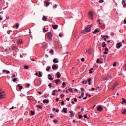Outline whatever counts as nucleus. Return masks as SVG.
I'll return each mask as SVG.
<instances>
[{
  "mask_svg": "<svg viewBox=\"0 0 126 126\" xmlns=\"http://www.w3.org/2000/svg\"><path fill=\"white\" fill-rule=\"evenodd\" d=\"M91 27H92V25H88L84 30L81 31L82 34H87V33L90 32V30H91Z\"/></svg>",
  "mask_w": 126,
  "mask_h": 126,
  "instance_id": "nucleus-1",
  "label": "nucleus"
},
{
  "mask_svg": "<svg viewBox=\"0 0 126 126\" xmlns=\"http://www.w3.org/2000/svg\"><path fill=\"white\" fill-rule=\"evenodd\" d=\"M5 98V92L0 90V99H4Z\"/></svg>",
  "mask_w": 126,
  "mask_h": 126,
  "instance_id": "nucleus-2",
  "label": "nucleus"
},
{
  "mask_svg": "<svg viewBox=\"0 0 126 126\" xmlns=\"http://www.w3.org/2000/svg\"><path fill=\"white\" fill-rule=\"evenodd\" d=\"M12 49L13 50V51H14V56H16V53L14 52H17L18 50L17 49V47H16V46H15V45H13L12 46Z\"/></svg>",
  "mask_w": 126,
  "mask_h": 126,
  "instance_id": "nucleus-3",
  "label": "nucleus"
},
{
  "mask_svg": "<svg viewBox=\"0 0 126 126\" xmlns=\"http://www.w3.org/2000/svg\"><path fill=\"white\" fill-rule=\"evenodd\" d=\"M53 37V34L51 32L47 33V37L48 38L49 40H52V37Z\"/></svg>",
  "mask_w": 126,
  "mask_h": 126,
  "instance_id": "nucleus-4",
  "label": "nucleus"
},
{
  "mask_svg": "<svg viewBox=\"0 0 126 126\" xmlns=\"http://www.w3.org/2000/svg\"><path fill=\"white\" fill-rule=\"evenodd\" d=\"M89 18H90V19H93V13H92V12H89Z\"/></svg>",
  "mask_w": 126,
  "mask_h": 126,
  "instance_id": "nucleus-5",
  "label": "nucleus"
},
{
  "mask_svg": "<svg viewBox=\"0 0 126 126\" xmlns=\"http://www.w3.org/2000/svg\"><path fill=\"white\" fill-rule=\"evenodd\" d=\"M97 110L98 112H102V111H103V107L102 106H98Z\"/></svg>",
  "mask_w": 126,
  "mask_h": 126,
  "instance_id": "nucleus-6",
  "label": "nucleus"
},
{
  "mask_svg": "<svg viewBox=\"0 0 126 126\" xmlns=\"http://www.w3.org/2000/svg\"><path fill=\"white\" fill-rule=\"evenodd\" d=\"M56 75L57 76V78H61V73L60 72H57Z\"/></svg>",
  "mask_w": 126,
  "mask_h": 126,
  "instance_id": "nucleus-7",
  "label": "nucleus"
},
{
  "mask_svg": "<svg viewBox=\"0 0 126 126\" xmlns=\"http://www.w3.org/2000/svg\"><path fill=\"white\" fill-rule=\"evenodd\" d=\"M60 81H61V80L59 79H57L56 80H54L53 81V82H55V83H56V84H58L59 82H60Z\"/></svg>",
  "mask_w": 126,
  "mask_h": 126,
  "instance_id": "nucleus-8",
  "label": "nucleus"
},
{
  "mask_svg": "<svg viewBox=\"0 0 126 126\" xmlns=\"http://www.w3.org/2000/svg\"><path fill=\"white\" fill-rule=\"evenodd\" d=\"M118 85V83H116L115 84H114L113 86L111 88V89L112 90H114V89H115V88H116V87H117V86Z\"/></svg>",
  "mask_w": 126,
  "mask_h": 126,
  "instance_id": "nucleus-9",
  "label": "nucleus"
},
{
  "mask_svg": "<svg viewBox=\"0 0 126 126\" xmlns=\"http://www.w3.org/2000/svg\"><path fill=\"white\" fill-rule=\"evenodd\" d=\"M122 43H118L117 44L116 48L117 49H120V48H121V47H122Z\"/></svg>",
  "mask_w": 126,
  "mask_h": 126,
  "instance_id": "nucleus-10",
  "label": "nucleus"
},
{
  "mask_svg": "<svg viewBox=\"0 0 126 126\" xmlns=\"http://www.w3.org/2000/svg\"><path fill=\"white\" fill-rule=\"evenodd\" d=\"M62 112H63L64 113H67V108H63V110H62Z\"/></svg>",
  "mask_w": 126,
  "mask_h": 126,
  "instance_id": "nucleus-11",
  "label": "nucleus"
},
{
  "mask_svg": "<svg viewBox=\"0 0 126 126\" xmlns=\"http://www.w3.org/2000/svg\"><path fill=\"white\" fill-rule=\"evenodd\" d=\"M69 113L71 114L70 117H74V114L73 113V111H72V110L70 111Z\"/></svg>",
  "mask_w": 126,
  "mask_h": 126,
  "instance_id": "nucleus-12",
  "label": "nucleus"
},
{
  "mask_svg": "<svg viewBox=\"0 0 126 126\" xmlns=\"http://www.w3.org/2000/svg\"><path fill=\"white\" fill-rule=\"evenodd\" d=\"M99 30L98 29H96L95 30H94V32H93V34H97V33H99Z\"/></svg>",
  "mask_w": 126,
  "mask_h": 126,
  "instance_id": "nucleus-13",
  "label": "nucleus"
},
{
  "mask_svg": "<svg viewBox=\"0 0 126 126\" xmlns=\"http://www.w3.org/2000/svg\"><path fill=\"white\" fill-rule=\"evenodd\" d=\"M5 72L6 73V74H9V73H10V72H9V71H7L6 70H3V73H5Z\"/></svg>",
  "mask_w": 126,
  "mask_h": 126,
  "instance_id": "nucleus-14",
  "label": "nucleus"
},
{
  "mask_svg": "<svg viewBox=\"0 0 126 126\" xmlns=\"http://www.w3.org/2000/svg\"><path fill=\"white\" fill-rule=\"evenodd\" d=\"M122 115H126V109H123L122 111Z\"/></svg>",
  "mask_w": 126,
  "mask_h": 126,
  "instance_id": "nucleus-15",
  "label": "nucleus"
},
{
  "mask_svg": "<svg viewBox=\"0 0 126 126\" xmlns=\"http://www.w3.org/2000/svg\"><path fill=\"white\" fill-rule=\"evenodd\" d=\"M58 26H59L58 25H52V28H53V29H57Z\"/></svg>",
  "mask_w": 126,
  "mask_h": 126,
  "instance_id": "nucleus-16",
  "label": "nucleus"
},
{
  "mask_svg": "<svg viewBox=\"0 0 126 126\" xmlns=\"http://www.w3.org/2000/svg\"><path fill=\"white\" fill-rule=\"evenodd\" d=\"M53 63H59V60H57L56 59H54L53 60Z\"/></svg>",
  "mask_w": 126,
  "mask_h": 126,
  "instance_id": "nucleus-17",
  "label": "nucleus"
},
{
  "mask_svg": "<svg viewBox=\"0 0 126 126\" xmlns=\"http://www.w3.org/2000/svg\"><path fill=\"white\" fill-rule=\"evenodd\" d=\"M47 18L46 16H44L42 18V20H43V21H47Z\"/></svg>",
  "mask_w": 126,
  "mask_h": 126,
  "instance_id": "nucleus-18",
  "label": "nucleus"
},
{
  "mask_svg": "<svg viewBox=\"0 0 126 126\" xmlns=\"http://www.w3.org/2000/svg\"><path fill=\"white\" fill-rule=\"evenodd\" d=\"M106 47H107V44H106L105 42H103L102 43V48H106Z\"/></svg>",
  "mask_w": 126,
  "mask_h": 126,
  "instance_id": "nucleus-19",
  "label": "nucleus"
},
{
  "mask_svg": "<svg viewBox=\"0 0 126 126\" xmlns=\"http://www.w3.org/2000/svg\"><path fill=\"white\" fill-rule=\"evenodd\" d=\"M49 100H46V99H45V100H44L43 101V103H44V104H45V103H47V104H48V103H49Z\"/></svg>",
  "mask_w": 126,
  "mask_h": 126,
  "instance_id": "nucleus-20",
  "label": "nucleus"
},
{
  "mask_svg": "<svg viewBox=\"0 0 126 126\" xmlns=\"http://www.w3.org/2000/svg\"><path fill=\"white\" fill-rule=\"evenodd\" d=\"M52 69H53V70L55 69H58V66L56 65H53V66H52Z\"/></svg>",
  "mask_w": 126,
  "mask_h": 126,
  "instance_id": "nucleus-21",
  "label": "nucleus"
},
{
  "mask_svg": "<svg viewBox=\"0 0 126 126\" xmlns=\"http://www.w3.org/2000/svg\"><path fill=\"white\" fill-rule=\"evenodd\" d=\"M86 53H88L89 54H90V53H91V49L89 48L88 50H87L86 51Z\"/></svg>",
  "mask_w": 126,
  "mask_h": 126,
  "instance_id": "nucleus-22",
  "label": "nucleus"
},
{
  "mask_svg": "<svg viewBox=\"0 0 126 126\" xmlns=\"http://www.w3.org/2000/svg\"><path fill=\"white\" fill-rule=\"evenodd\" d=\"M44 3H45L46 6H49V5H50V2H47V1H45Z\"/></svg>",
  "mask_w": 126,
  "mask_h": 126,
  "instance_id": "nucleus-23",
  "label": "nucleus"
},
{
  "mask_svg": "<svg viewBox=\"0 0 126 126\" xmlns=\"http://www.w3.org/2000/svg\"><path fill=\"white\" fill-rule=\"evenodd\" d=\"M18 87H19L20 90H21L23 88V87L22 86H20V84H18L17 85Z\"/></svg>",
  "mask_w": 126,
  "mask_h": 126,
  "instance_id": "nucleus-24",
  "label": "nucleus"
},
{
  "mask_svg": "<svg viewBox=\"0 0 126 126\" xmlns=\"http://www.w3.org/2000/svg\"><path fill=\"white\" fill-rule=\"evenodd\" d=\"M35 115V112L32 110L31 111V116H34Z\"/></svg>",
  "mask_w": 126,
  "mask_h": 126,
  "instance_id": "nucleus-25",
  "label": "nucleus"
},
{
  "mask_svg": "<svg viewBox=\"0 0 126 126\" xmlns=\"http://www.w3.org/2000/svg\"><path fill=\"white\" fill-rule=\"evenodd\" d=\"M50 69H51V66H48L46 68V71H50Z\"/></svg>",
  "mask_w": 126,
  "mask_h": 126,
  "instance_id": "nucleus-26",
  "label": "nucleus"
},
{
  "mask_svg": "<svg viewBox=\"0 0 126 126\" xmlns=\"http://www.w3.org/2000/svg\"><path fill=\"white\" fill-rule=\"evenodd\" d=\"M36 107L39 109H43V106H42V105H37Z\"/></svg>",
  "mask_w": 126,
  "mask_h": 126,
  "instance_id": "nucleus-27",
  "label": "nucleus"
},
{
  "mask_svg": "<svg viewBox=\"0 0 126 126\" xmlns=\"http://www.w3.org/2000/svg\"><path fill=\"white\" fill-rule=\"evenodd\" d=\"M19 44H22V40L20 39L18 41V44L19 45Z\"/></svg>",
  "mask_w": 126,
  "mask_h": 126,
  "instance_id": "nucleus-28",
  "label": "nucleus"
},
{
  "mask_svg": "<svg viewBox=\"0 0 126 126\" xmlns=\"http://www.w3.org/2000/svg\"><path fill=\"white\" fill-rule=\"evenodd\" d=\"M49 53L51 54V55H54V50L52 49H51L50 51H49Z\"/></svg>",
  "mask_w": 126,
  "mask_h": 126,
  "instance_id": "nucleus-29",
  "label": "nucleus"
},
{
  "mask_svg": "<svg viewBox=\"0 0 126 126\" xmlns=\"http://www.w3.org/2000/svg\"><path fill=\"white\" fill-rule=\"evenodd\" d=\"M65 85H66V84H65V82H63L62 83L63 88H64V86H65Z\"/></svg>",
  "mask_w": 126,
  "mask_h": 126,
  "instance_id": "nucleus-30",
  "label": "nucleus"
},
{
  "mask_svg": "<svg viewBox=\"0 0 126 126\" xmlns=\"http://www.w3.org/2000/svg\"><path fill=\"white\" fill-rule=\"evenodd\" d=\"M38 73H39L38 77H42V75L41 74V71H39Z\"/></svg>",
  "mask_w": 126,
  "mask_h": 126,
  "instance_id": "nucleus-31",
  "label": "nucleus"
},
{
  "mask_svg": "<svg viewBox=\"0 0 126 126\" xmlns=\"http://www.w3.org/2000/svg\"><path fill=\"white\" fill-rule=\"evenodd\" d=\"M88 81H83L82 82V84H86L87 83Z\"/></svg>",
  "mask_w": 126,
  "mask_h": 126,
  "instance_id": "nucleus-32",
  "label": "nucleus"
},
{
  "mask_svg": "<svg viewBox=\"0 0 126 126\" xmlns=\"http://www.w3.org/2000/svg\"><path fill=\"white\" fill-rule=\"evenodd\" d=\"M113 67L117 66V63L116 62H114L113 63Z\"/></svg>",
  "mask_w": 126,
  "mask_h": 126,
  "instance_id": "nucleus-33",
  "label": "nucleus"
},
{
  "mask_svg": "<svg viewBox=\"0 0 126 126\" xmlns=\"http://www.w3.org/2000/svg\"><path fill=\"white\" fill-rule=\"evenodd\" d=\"M17 80V78H13V79H12V81H13V82H15Z\"/></svg>",
  "mask_w": 126,
  "mask_h": 126,
  "instance_id": "nucleus-34",
  "label": "nucleus"
},
{
  "mask_svg": "<svg viewBox=\"0 0 126 126\" xmlns=\"http://www.w3.org/2000/svg\"><path fill=\"white\" fill-rule=\"evenodd\" d=\"M92 70H93V68H91L89 70V73L91 74L92 73Z\"/></svg>",
  "mask_w": 126,
  "mask_h": 126,
  "instance_id": "nucleus-35",
  "label": "nucleus"
},
{
  "mask_svg": "<svg viewBox=\"0 0 126 126\" xmlns=\"http://www.w3.org/2000/svg\"><path fill=\"white\" fill-rule=\"evenodd\" d=\"M19 26V24H18V23H17L16 24V28L17 29H18V27Z\"/></svg>",
  "mask_w": 126,
  "mask_h": 126,
  "instance_id": "nucleus-36",
  "label": "nucleus"
},
{
  "mask_svg": "<svg viewBox=\"0 0 126 126\" xmlns=\"http://www.w3.org/2000/svg\"><path fill=\"white\" fill-rule=\"evenodd\" d=\"M61 105H62V106H64V101H62L61 102Z\"/></svg>",
  "mask_w": 126,
  "mask_h": 126,
  "instance_id": "nucleus-37",
  "label": "nucleus"
},
{
  "mask_svg": "<svg viewBox=\"0 0 126 126\" xmlns=\"http://www.w3.org/2000/svg\"><path fill=\"white\" fill-rule=\"evenodd\" d=\"M28 68H29V66H24V69H28Z\"/></svg>",
  "mask_w": 126,
  "mask_h": 126,
  "instance_id": "nucleus-38",
  "label": "nucleus"
},
{
  "mask_svg": "<svg viewBox=\"0 0 126 126\" xmlns=\"http://www.w3.org/2000/svg\"><path fill=\"white\" fill-rule=\"evenodd\" d=\"M69 90L70 92H73V90H72V88H69Z\"/></svg>",
  "mask_w": 126,
  "mask_h": 126,
  "instance_id": "nucleus-39",
  "label": "nucleus"
},
{
  "mask_svg": "<svg viewBox=\"0 0 126 126\" xmlns=\"http://www.w3.org/2000/svg\"><path fill=\"white\" fill-rule=\"evenodd\" d=\"M43 30L44 33H46V32H48V30H45V28L43 29Z\"/></svg>",
  "mask_w": 126,
  "mask_h": 126,
  "instance_id": "nucleus-40",
  "label": "nucleus"
},
{
  "mask_svg": "<svg viewBox=\"0 0 126 126\" xmlns=\"http://www.w3.org/2000/svg\"><path fill=\"white\" fill-rule=\"evenodd\" d=\"M122 101H123V103L126 104V100L124 98H122Z\"/></svg>",
  "mask_w": 126,
  "mask_h": 126,
  "instance_id": "nucleus-41",
  "label": "nucleus"
},
{
  "mask_svg": "<svg viewBox=\"0 0 126 126\" xmlns=\"http://www.w3.org/2000/svg\"><path fill=\"white\" fill-rule=\"evenodd\" d=\"M99 3H103L104 2V0H100L99 1Z\"/></svg>",
  "mask_w": 126,
  "mask_h": 126,
  "instance_id": "nucleus-42",
  "label": "nucleus"
},
{
  "mask_svg": "<svg viewBox=\"0 0 126 126\" xmlns=\"http://www.w3.org/2000/svg\"><path fill=\"white\" fill-rule=\"evenodd\" d=\"M83 118V116L81 115H79V119H82Z\"/></svg>",
  "mask_w": 126,
  "mask_h": 126,
  "instance_id": "nucleus-43",
  "label": "nucleus"
},
{
  "mask_svg": "<svg viewBox=\"0 0 126 126\" xmlns=\"http://www.w3.org/2000/svg\"><path fill=\"white\" fill-rule=\"evenodd\" d=\"M48 86L50 87V88H52V83H49L48 84Z\"/></svg>",
  "mask_w": 126,
  "mask_h": 126,
  "instance_id": "nucleus-44",
  "label": "nucleus"
},
{
  "mask_svg": "<svg viewBox=\"0 0 126 126\" xmlns=\"http://www.w3.org/2000/svg\"><path fill=\"white\" fill-rule=\"evenodd\" d=\"M81 96L83 98L84 97V93L82 92L81 93Z\"/></svg>",
  "mask_w": 126,
  "mask_h": 126,
  "instance_id": "nucleus-45",
  "label": "nucleus"
},
{
  "mask_svg": "<svg viewBox=\"0 0 126 126\" xmlns=\"http://www.w3.org/2000/svg\"><path fill=\"white\" fill-rule=\"evenodd\" d=\"M104 80H109V78H108V76L104 78Z\"/></svg>",
  "mask_w": 126,
  "mask_h": 126,
  "instance_id": "nucleus-46",
  "label": "nucleus"
},
{
  "mask_svg": "<svg viewBox=\"0 0 126 126\" xmlns=\"http://www.w3.org/2000/svg\"><path fill=\"white\" fill-rule=\"evenodd\" d=\"M87 97H88V95H86V97L83 98V100H86V99H87Z\"/></svg>",
  "mask_w": 126,
  "mask_h": 126,
  "instance_id": "nucleus-47",
  "label": "nucleus"
},
{
  "mask_svg": "<svg viewBox=\"0 0 126 126\" xmlns=\"http://www.w3.org/2000/svg\"><path fill=\"white\" fill-rule=\"evenodd\" d=\"M81 61L82 62H84V61H85V59H84V58H81Z\"/></svg>",
  "mask_w": 126,
  "mask_h": 126,
  "instance_id": "nucleus-48",
  "label": "nucleus"
},
{
  "mask_svg": "<svg viewBox=\"0 0 126 126\" xmlns=\"http://www.w3.org/2000/svg\"><path fill=\"white\" fill-rule=\"evenodd\" d=\"M57 7H58V5H57L56 4H55L54 6H53V8L55 9V8H57Z\"/></svg>",
  "mask_w": 126,
  "mask_h": 126,
  "instance_id": "nucleus-49",
  "label": "nucleus"
},
{
  "mask_svg": "<svg viewBox=\"0 0 126 126\" xmlns=\"http://www.w3.org/2000/svg\"><path fill=\"white\" fill-rule=\"evenodd\" d=\"M124 3H126V0H123L122 2V4H124Z\"/></svg>",
  "mask_w": 126,
  "mask_h": 126,
  "instance_id": "nucleus-50",
  "label": "nucleus"
},
{
  "mask_svg": "<svg viewBox=\"0 0 126 126\" xmlns=\"http://www.w3.org/2000/svg\"><path fill=\"white\" fill-rule=\"evenodd\" d=\"M105 51H106V52H109V49L108 48H106L105 49Z\"/></svg>",
  "mask_w": 126,
  "mask_h": 126,
  "instance_id": "nucleus-51",
  "label": "nucleus"
},
{
  "mask_svg": "<svg viewBox=\"0 0 126 126\" xmlns=\"http://www.w3.org/2000/svg\"><path fill=\"white\" fill-rule=\"evenodd\" d=\"M60 96H61V98H63L64 97V94H61Z\"/></svg>",
  "mask_w": 126,
  "mask_h": 126,
  "instance_id": "nucleus-52",
  "label": "nucleus"
},
{
  "mask_svg": "<svg viewBox=\"0 0 126 126\" xmlns=\"http://www.w3.org/2000/svg\"><path fill=\"white\" fill-rule=\"evenodd\" d=\"M53 122L54 123V124H57V123H58V121H57V120H53Z\"/></svg>",
  "mask_w": 126,
  "mask_h": 126,
  "instance_id": "nucleus-53",
  "label": "nucleus"
},
{
  "mask_svg": "<svg viewBox=\"0 0 126 126\" xmlns=\"http://www.w3.org/2000/svg\"><path fill=\"white\" fill-rule=\"evenodd\" d=\"M48 79H49V80H53L54 79L52 77H48Z\"/></svg>",
  "mask_w": 126,
  "mask_h": 126,
  "instance_id": "nucleus-54",
  "label": "nucleus"
},
{
  "mask_svg": "<svg viewBox=\"0 0 126 126\" xmlns=\"http://www.w3.org/2000/svg\"><path fill=\"white\" fill-rule=\"evenodd\" d=\"M59 36V37H60V38H62V37H63V35L61 33H60Z\"/></svg>",
  "mask_w": 126,
  "mask_h": 126,
  "instance_id": "nucleus-55",
  "label": "nucleus"
},
{
  "mask_svg": "<svg viewBox=\"0 0 126 126\" xmlns=\"http://www.w3.org/2000/svg\"><path fill=\"white\" fill-rule=\"evenodd\" d=\"M104 54H105V55H108V52L105 51V52H104Z\"/></svg>",
  "mask_w": 126,
  "mask_h": 126,
  "instance_id": "nucleus-56",
  "label": "nucleus"
},
{
  "mask_svg": "<svg viewBox=\"0 0 126 126\" xmlns=\"http://www.w3.org/2000/svg\"><path fill=\"white\" fill-rule=\"evenodd\" d=\"M96 63H100V59H97V61H96Z\"/></svg>",
  "mask_w": 126,
  "mask_h": 126,
  "instance_id": "nucleus-57",
  "label": "nucleus"
},
{
  "mask_svg": "<svg viewBox=\"0 0 126 126\" xmlns=\"http://www.w3.org/2000/svg\"><path fill=\"white\" fill-rule=\"evenodd\" d=\"M84 118H85V119H87V115H84Z\"/></svg>",
  "mask_w": 126,
  "mask_h": 126,
  "instance_id": "nucleus-58",
  "label": "nucleus"
},
{
  "mask_svg": "<svg viewBox=\"0 0 126 126\" xmlns=\"http://www.w3.org/2000/svg\"><path fill=\"white\" fill-rule=\"evenodd\" d=\"M81 90L82 91H85V90H84V88H81Z\"/></svg>",
  "mask_w": 126,
  "mask_h": 126,
  "instance_id": "nucleus-59",
  "label": "nucleus"
},
{
  "mask_svg": "<svg viewBox=\"0 0 126 126\" xmlns=\"http://www.w3.org/2000/svg\"><path fill=\"white\" fill-rule=\"evenodd\" d=\"M26 86H27V87H29V86H30V84H27Z\"/></svg>",
  "mask_w": 126,
  "mask_h": 126,
  "instance_id": "nucleus-60",
  "label": "nucleus"
},
{
  "mask_svg": "<svg viewBox=\"0 0 126 126\" xmlns=\"http://www.w3.org/2000/svg\"><path fill=\"white\" fill-rule=\"evenodd\" d=\"M75 123H76V121H75V120H73V124H75Z\"/></svg>",
  "mask_w": 126,
  "mask_h": 126,
  "instance_id": "nucleus-61",
  "label": "nucleus"
},
{
  "mask_svg": "<svg viewBox=\"0 0 126 126\" xmlns=\"http://www.w3.org/2000/svg\"><path fill=\"white\" fill-rule=\"evenodd\" d=\"M114 35H115V34L114 33V32H111V36H114Z\"/></svg>",
  "mask_w": 126,
  "mask_h": 126,
  "instance_id": "nucleus-62",
  "label": "nucleus"
},
{
  "mask_svg": "<svg viewBox=\"0 0 126 126\" xmlns=\"http://www.w3.org/2000/svg\"><path fill=\"white\" fill-rule=\"evenodd\" d=\"M74 102H77V99L74 98Z\"/></svg>",
  "mask_w": 126,
  "mask_h": 126,
  "instance_id": "nucleus-63",
  "label": "nucleus"
},
{
  "mask_svg": "<svg viewBox=\"0 0 126 126\" xmlns=\"http://www.w3.org/2000/svg\"><path fill=\"white\" fill-rule=\"evenodd\" d=\"M53 92H58V90H54V91H53Z\"/></svg>",
  "mask_w": 126,
  "mask_h": 126,
  "instance_id": "nucleus-64",
  "label": "nucleus"
}]
</instances>
